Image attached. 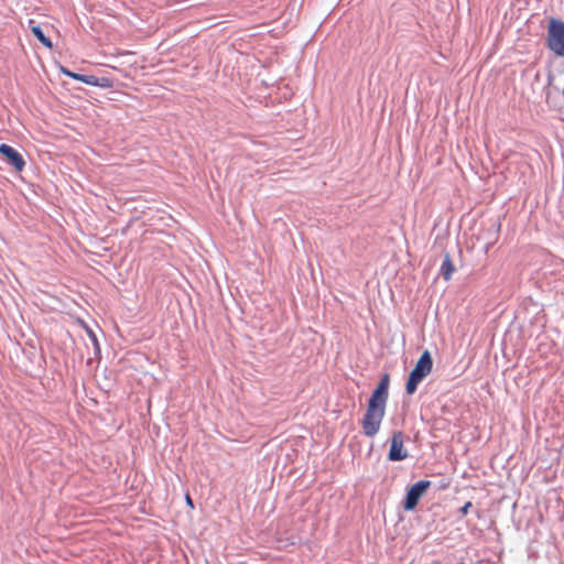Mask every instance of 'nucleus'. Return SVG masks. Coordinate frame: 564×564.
I'll use <instances>...</instances> for the list:
<instances>
[{"label": "nucleus", "mask_w": 564, "mask_h": 564, "mask_svg": "<svg viewBox=\"0 0 564 564\" xmlns=\"http://www.w3.org/2000/svg\"><path fill=\"white\" fill-rule=\"evenodd\" d=\"M389 375H383L368 401V406L361 421L362 432L368 437H373L380 430L389 397Z\"/></svg>", "instance_id": "obj_1"}, {"label": "nucleus", "mask_w": 564, "mask_h": 564, "mask_svg": "<svg viewBox=\"0 0 564 564\" xmlns=\"http://www.w3.org/2000/svg\"><path fill=\"white\" fill-rule=\"evenodd\" d=\"M433 360L429 350H425L419 360L416 361L414 368L409 375L405 391L408 394H413L419 383L432 371Z\"/></svg>", "instance_id": "obj_2"}, {"label": "nucleus", "mask_w": 564, "mask_h": 564, "mask_svg": "<svg viewBox=\"0 0 564 564\" xmlns=\"http://www.w3.org/2000/svg\"><path fill=\"white\" fill-rule=\"evenodd\" d=\"M547 47L556 55L564 57V22L551 19L547 26Z\"/></svg>", "instance_id": "obj_3"}, {"label": "nucleus", "mask_w": 564, "mask_h": 564, "mask_svg": "<svg viewBox=\"0 0 564 564\" xmlns=\"http://www.w3.org/2000/svg\"><path fill=\"white\" fill-rule=\"evenodd\" d=\"M430 480H419L413 486H411L405 495L403 501V509L405 511H412L417 506L420 499L424 496L426 490L430 488Z\"/></svg>", "instance_id": "obj_4"}, {"label": "nucleus", "mask_w": 564, "mask_h": 564, "mask_svg": "<svg viewBox=\"0 0 564 564\" xmlns=\"http://www.w3.org/2000/svg\"><path fill=\"white\" fill-rule=\"evenodd\" d=\"M403 442V433L401 431L394 432L391 437L390 451L388 454L389 460L400 462L408 457V452L404 449Z\"/></svg>", "instance_id": "obj_5"}, {"label": "nucleus", "mask_w": 564, "mask_h": 564, "mask_svg": "<svg viewBox=\"0 0 564 564\" xmlns=\"http://www.w3.org/2000/svg\"><path fill=\"white\" fill-rule=\"evenodd\" d=\"M0 153L4 155L9 163L14 166L18 172H21L25 166V161L23 156L11 145L6 143L0 144Z\"/></svg>", "instance_id": "obj_6"}, {"label": "nucleus", "mask_w": 564, "mask_h": 564, "mask_svg": "<svg viewBox=\"0 0 564 564\" xmlns=\"http://www.w3.org/2000/svg\"><path fill=\"white\" fill-rule=\"evenodd\" d=\"M455 271L452 258L449 253L444 254L443 262L440 268V274L445 281H449L452 279V275Z\"/></svg>", "instance_id": "obj_7"}, {"label": "nucleus", "mask_w": 564, "mask_h": 564, "mask_svg": "<svg viewBox=\"0 0 564 564\" xmlns=\"http://www.w3.org/2000/svg\"><path fill=\"white\" fill-rule=\"evenodd\" d=\"M30 28L32 34L47 48L53 47L52 41L44 34L42 28L37 24H34V22L30 21Z\"/></svg>", "instance_id": "obj_8"}, {"label": "nucleus", "mask_w": 564, "mask_h": 564, "mask_svg": "<svg viewBox=\"0 0 564 564\" xmlns=\"http://www.w3.org/2000/svg\"><path fill=\"white\" fill-rule=\"evenodd\" d=\"M76 80H79V82L90 85V86L99 85V82L97 80V76H94V75L80 74V77H76Z\"/></svg>", "instance_id": "obj_9"}, {"label": "nucleus", "mask_w": 564, "mask_h": 564, "mask_svg": "<svg viewBox=\"0 0 564 564\" xmlns=\"http://www.w3.org/2000/svg\"><path fill=\"white\" fill-rule=\"evenodd\" d=\"M97 80L99 82V85H94L95 87L105 88V87H109V85H110L109 79L106 77H97Z\"/></svg>", "instance_id": "obj_10"}, {"label": "nucleus", "mask_w": 564, "mask_h": 564, "mask_svg": "<svg viewBox=\"0 0 564 564\" xmlns=\"http://www.w3.org/2000/svg\"><path fill=\"white\" fill-rule=\"evenodd\" d=\"M62 72H63L66 76H68V77H70V78H73V79H76V77H80V74L73 73V72H70V70H68V69H66V68H64V67L62 68Z\"/></svg>", "instance_id": "obj_11"}, {"label": "nucleus", "mask_w": 564, "mask_h": 564, "mask_svg": "<svg viewBox=\"0 0 564 564\" xmlns=\"http://www.w3.org/2000/svg\"><path fill=\"white\" fill-rule=\"evenodd\" d=\"M471 506H473V505H471V502H469V501H468V502H466V503L462 507L460 512H462L463 514H466V513L468 512V509H469Z\"/></svg>", "instance_id": "obj_12"}, {"label": "nucleus", "mask_w": 564, "mask_h": 564, "mask_svg": "<svg viewBox=\"0 0 564 564\" xmlns=\"http://www.w3.org/2000/svg\"><path fill=\"white\" fill-rule=\"evenodd\" d=\"M89 336H90V338H91V340H93L94 346H95L96 348H98V340H97L96 335H95L91 330H89Z\"/></svg>", "instance_id": "obj_13"}, {"label": "nucleus", "mask_w": 564, "mask_h": 564, "mask_svg": "<svg viewBox=\"0 0 564 564\" xmlns=\"http://www.w3.org/2000/svg\"><path fill=\"white\" fill-rule=\"evenodd\" d=\"M186 501H187V505H189L193 508V502H192V499L189 498V496H186Z\"/></svg>", "instance_id": "obj_14"}]
</instances>
